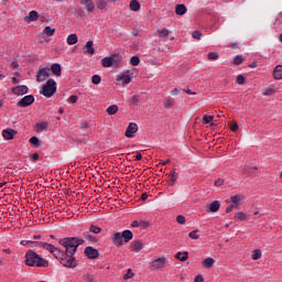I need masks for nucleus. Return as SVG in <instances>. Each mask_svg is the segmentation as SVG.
Wrapping results in <instances>:
<instances>
[{
  "label": "nucleus",
  "instance_id": "obj_55",
  "mask_svg": "<svg viewBox=\"0 0 282 282\" xmlns=\"http://www.w3.org/2000/svg\"><path fill=\"white\" fill-rule=\"evenodd\" d=\"M171 182L172 184H175V182H177V175L175 174V172H172L171 174Z\"/></svg>",
  "mask_w": 282,
  "mask_h": 282
},
{
  "label": "nucleus",
  "instance_id": "obj_62",
  "mask_svg": "<svg viewBox=\"0 0 282 282\" xmlns=\"http://www.w3.org/2000/svg\"><path fill=\"white\" fill-rule=\"evenodd\" d=\"M132 102L134 104V105H138V100H139V98H138V96L137 95H134V96H132Z\"/></svg>",
  "mask_w": 282,
  "mask_h": 282
},
{
  "label": "nucleus",
  "instance_id": "obj_1",
  "mask_svg": "<svg viewBox=\"0 0 282 282\" xmlns=\"http://www.w3.org/2000/svg\"><path fill=\"white\" fill-rule=\"evenodd\" d=\"M58 243L65 248V251L61 250V254L55 257V259L61 263V265H64V268H76L77 263L74 256L78 250V246H83V243H85V239L78 237H66L59 239Z\"/></svg>",
  "mask_w": 282,
  "mask_h": 282
},
{
  "label": "nucleus",
  "instance_id": "obj_46",
  "mask_svg": "<svg viewBox=\"0 0 282 282\" xmlns=\"http://www.w3.org/2000/svg\"><path fill=\"white\" fill-rule=\"evenodd\" d=\"M241 63H243V57L240 56V55H237V56L234 58V65H241Z\"/></svg>",
  "mask_w": 282,
  "mask_h": 282
},
{
  "label": "nucleus",
  "instance_id": "obj_40",
  "mask_svg": "<svg viewBox=\"0 0 282 282\" xmlns=\"http://www.w3.org/2000/svg\"><path fill=\"white\" fill-rule=\"evenodd\" d=\"M101 80H102V77H100V75H94L91 77L93 85H100Z\"/></svg>",
  "mask_w": 282,
  "mask_h": 282
},
{
  "label": "nucleus",
  "instance_id": "obj_36",
  "mask_svg": "<svg viewBox=\"0 0 282 282\" xmlns=\"http://www.w3.org/2000/svg\"><path fill=\"white\" fill-rule=\"evenodd\" d=\"M83 279L85 282H94L96 276L94 275V273H85Z\"/></svg>",
  "mask_w": 282,
  "mask_h": 282
},
{
  "label": "nucleus",
  "instance_id": "obj_56",
  "mask_svg": "<svg viewBox=\"0 0 282 282\" xmlns=\"http://www.w3.org/2000/svg\"><path fill=\"white\" fill-rule=\"evenodd\" d=\"M194 282H204V276L202 274L196 275Z\"/></svg>",
  "mask_w": 282,
  "mask_h": 282
},
{
  "label": "nucleus",
  "instance_id": "obj_41",
  "mask_svg": "<svg viewBox=\"0 0 282 282\" xmlns=\"http://www.w3.org/2000/svg\"><path fill=\"white\" fill-rule=\"evenodd\" d=\"M252 259L253 261H259V259H261V250L259 249L253 250Z\"/></svg>",
  "mask_w": 282,
  "mask_h": 282
},
{
  "label": "nucleus",
  "instance_id": "obj_57",
  "mask_svg": "<svg viewBox=\"0 0 282 282\" xmlns=\"http://www.w3.org/2000/svg\"><path fill=\"white\" fill-rule=\"evenodd\" d=\"M69 102H78V96H76V95H72L70 97H69Z\"/></svg>",
  "mask_w": 282,
  "mask_h": 282
},
{
  "label": "nucleus",
  "instance_id": "obj_35",
  "mask_svg": "<svg viewBox=\"0 0 282 282\" xmlns=\"http://www.w3.org/2000/svg\"><path fill=\"white\" fill-rule=\"evenodd\" d=\"M47 121L36 123V131H45L47 129Z\"/></svg>",
  "mask_w": 282,
  "mask_h": 282
},
{
  "label": "nucleus",
  "instance_id": "obj_24",
  "mask_svg": "<svg viewBox=\"0 0 282 282\" xmlns=\"http://www.w3.org/2000/svg\"><path fill=\"white\" fill-rule=\"evenodd\" d=\"M68 45H76L78 43V35L76 33L69 34L66 39Z\"/></svg>",
  "mask_w": 282,
  "mask_h": 282
},
{
  "label": "nucleus",
  "instance_id": "obj_44",
  "mask_svg": "<svg viewBox=\"0 0 282 282\" xmlns=\"http://www.w3.org/2000/svg\"><path fill=\"white\" fill-rule=\"evenodd\" d=\"M134 275H135V274L133 273V271H132L131 269H129V270L127 271V273L123 275V279L127 281V280H129V279H133Z\"/></svg>",
  "mask_w": 282,
  "mask_h": 282
},
{
  "label": "nucleus",
  "instance_id": "obj_48",
  "mask_svg": "<svg viewBox=\"0 0 282 282\" xmlns=\"http://www.w3.org/2000/svg\"><path fill=\"white\" fill-rule=\"evenodd\" d=\"M193 39H196L197 41L202 40V31H194L192 33Z\"/></svg>",
  "mask_w": 282,
  "mask_h": 282
},
{
  "label": "nucleus",
  "instance_id": "obj_11",
  "mask_svg": "<svg viewBox=\"0 0 282 282\" xmlns=\"http://www.w3.org/2000/svg\"><path fill=\"white\" fill-rule=\"evenodd\" d=\"M134 133H138V123L130 122L126 129V138H133Z\"/></svg>",
  "mask_w": 282,
  "mask_h": 282
},
{
  "label": "nucleus",
  "instance_id": "obj_13",
  "mask_svg": "<svg viewBox=\"0 0 282 282\" xmlns=\"http://www.w3.org/2000/svg\"><path fill=\"white\" fill-rule=\"evenodd\" d=\"M80 4L85 7V10L88 14H90V12H94V10L96 9V4H94L93 0H80Z\"/></svg>",
  "mask_w": 282,
  "mask_h": 282
},
{
  "label": "nucleus",
  "instance_id": "obj_47",
  "mask_svg": "<svg viewBox=\"0 0 282 282\" xmlns=\"http://www.w3.org/2000/svg\"><path fill=\"white\" fill-rule=\"evenodd\" d=\"M236 83L237 85H243V83H246V77H243V75H238L236 78Z\"/></svg>",
  "mask_w": 282,
  "mask_h": 282
},
{
  "label": "nucleus",
  "instance_id": "obj_34",
  "mask_svg": "<svg viewBox=\"0 0 282 282\" xmlns=\"http://www.w3.org/2000/svg\"><path fill=\"white\" fill-rule=\"evenodd\" d=\"M214 264H215V259H213V258H206L203 261L204 268H213Z\"/></svg>",
  "mask_w": 282,
  "mask_h": 282
},
{
  "label": "nucleus",
  "instance_id": "obj_12",
  "mask_svg": "<svg viewBox=\"0 0 282 282\" xmlns=\"http://www.w3.org/2000/svg\"><path fill=\"white\" fill-rule=\"evenodd\" d=\"M131 72L130 70H124L122 74L117 76V80L120 82L122 80V85H129L131 83Z\"/></svg>",
  "mask_w": 282,
  "mask_h": 282
},
{
  "label": "nucleus",
  "instance_id": "obj_5",
  "mask_svg": "<svg viewBox=\"0 0 282 282\" xmlns=\"http://www.w3.org/2000/svg\"><path fill=\"white\" fill-rule=\"evenodd\" d=\"M40 248H43V250H47V252H51V254H53V257H61V249H58L57 247H54V245L52 243H47V242H43L40 241Z\"/></svg>",
  "mask_w": 282,
  "mask_h": 282
},
{
  "label": "nucleus",
  "instance_id": "obj_38",
  "mask_svg": "<svg viewBox=\"0 0 282 282\" xmlns=\"http://www.w3.org/2000/svg\"><path fill=\"white\" fill-rule=\"evenodd\" d=\"M39 19V12L36 11H30L28 21H36Z\"/></svg>",
  "mask_w": 282,
  "mask_h": 282
},
{
  "label": "nucleus",
  "instance_id": "obj_37",
  "mask_svg": "<svg viewBox=\"0 0 282 282\" xmlns=\"http://www.w3.org/2000/svg\"><path fill=\"white\" fill-rule=\"evenodd\" d=\"M130 65H132L133 67H138V65H140V57L134 55L130 58Z\"/></svg>",
  "mask_w": 282,
  "mask_h": 282
},
{
  "label": "nucleus",
  "instance_id": "obj_28",
  "mask_svg": "<svg viewBox=\"0 0 282 282\" xmlns=\"http://www.w3.org/2000/svg\"><path fill=\"white\" fill-rule=\"evenodd\" d=\"M102 67H111L113 65V57H104L101 59Z\"/></svg>",
  "mask_w": 282,
  "mask_h": 282
},
{
  "label": "nucleus",
  "instance_id": "obj_26",
  "mask_svg": "<svg viewBox=\"0 0 282 282\" xmlns=\"http://www.w3.org/2000/svg\"><path fill=\"white\" fill-rule=\"evenodd\" d=\"M234 219L236 221H246L248 219V216L246 215V213L243 212H238L236 213V215L234 216Z\"/></svg>",
  "mask_w": 282,
  "mask_h": 282
},
{
  "label": "nucleus",
  "instance_id": "obj_7",
  "mask_svg": "<svg viewBox=\"0 0 282 282\" xmlns=\"http://www.w3.org/2000/svg\"><path fill=\"white\" fill-rule=\"evenodd\" d=\"M33 104H34V96L26 95L21 100L18 101L17 107H22L24 109L25 107H30Z\"/></svg>",
  "mask_w": 282,
  "mask_h": 282
},
{
  "label": "nucleus",
  "instance_id": "obj_9",
  "mask_svg": "<svg viewBox=\"0 0 282 282\" xmlns=\"http://www.w3.org/2000/svg\"><path fill=\"white\" fill-rule=\"evenodd\" d=\"M111 241H112L113 246H116V248H120L124 241L122 238V234H120V231L112 234Z\"/></svg>",
  "mask_w": 282,
  "mask_h": 282
},
{
  "label": "nucleus",
  "instance_id": "obj_15",
  "mask_svg": "<svg viewBox=\"0 0 282 282\" xmlns=\"http://www.w3.org/2000/svg\"><path fill=\"white\" fill-rule=\"evenodd\" d=\"M85 54H96V48H94V41H88L84 46Z\"/></svg>",
  "mask_w": 282,
  "mask_h": 282
},
{
  "label": "nucleus",
  "instance_id": "obj_33",
  "mask_svg": "<svg viewBox=\"0 0 282 282\" xmlns=\"http://www.w3.org/2000/svg\"><path fill=\"white\" fill-rule=\"evenodd\" d=\"M56 32V29H52V26H45L43 30V34H45L46 36H54Z\"/></svg>",
  "mask_w": 282,
  "mask_h": 282
},
{
  "label": "nucleus",
  "instance_id": "obj_39",
  "mask_svg": "<svg viewBox=\"0 0 282 282\" xmlns=\"http://www.w3.org/2000/svg\"><path fill=\"white\" fill-rule=\"evenodd\" d=\"M90 232H93L94 235H100V232H102V229L98 226L91 225L89 227Z\"/></svg>",
  "mask_w": 282,
  "mask_h": 282
},
{
  "label": "nucleus",
  "instance_id": "obj_20",
  "mask_svg": "<svg viewBox=\"0 0 282 282\" xmlns=\"http://www.w3.org/2000/svg\"><path fill=\"white\" fill-rule=\"evenodd\" d=\"M41 241H32V240H22L20 242V245L22 246H26L28 248H36V246H39V248H41Z\"/></svg>",
  "mask_w": 282,
  "mask_h": 282
},
{
  "label": "nucleus",
  "instance_id": "obj_6",
  "mask_svg": "<svg viewBox=\"0 0 282 282\" xmlns=\"http://www.w3.org/2000/svg\"><path fill=\"white\" fill-rule=\"evenodd\" d=\"M50 76V67H40L36 73L37 83H45Z\"/></svg>",
  "mask_w": 282,
  "mask_h": 282
},
{
  "label": "nucleus",
  "instance_id": "obj_59",
  "mask_svg": "<svg viewBox=\"0 0 282 282\" xmlns=\"http://www.w3.org/2000/svg\"><path fill=\"white\" fill-rule=\"evenodd\" d=\"M131 227H132V228H140V221L133 220V221L131 223Z\"/></svg>",
  "mask_w": 282,
  "mask_h": 282
},
{
  "label": "nucleus",
  "instance_id": "obj_8",
  "mask_svg": "<svg viewBox=\"0 0 282 282\" xmlns=\"http://www.w3.org/2000/svg\"><path fill=\"white\" fill-rule=\"evenodd\" d=\"M84 252L87 259H98L100 257V252H98V249H94V247H86Z\"/></svg>",
  "mask_w": 282,
  "mask_h": 282
},
{
  "label": "nucleus",
  "instance_id": "obj_58",
  "mask_svg": "<svg viewBox=\"0 0 282 282\" xmlns=\"http://www.w3.org/2000/svg\"><path fill=\"white\" fill-rule=\"evenodd\" d=\"M215 186H224V180L217 178V180L215 181Z\"/></svg>",
  "mask_w": 282,
  "mask_h": 282
},
{
  "label": "nucleus",
  "instance_id": "obj_60",
  "mask_svg": "<svg viewBox=\"0 0 282 282\" xmlns=\"http://www.w3.org/2000/svg\"><path fill=\"white\" fill-rule=\"evenodd\" d=\"M235 208H237V207L231 204V205H229V206L226 208V213H232V210H235Z\"/></svg>",
  "mask_w": 282,
  "mask_h": 282
},
{
  "label": "nucleus",
  "instance_id": "obj_16",
  "mask_svg": "<svg viewBox=\"0 0 282 282\" xmlns=\"http://www.w3.org/2000/svg\"><path fill=\"white\" fill-rule=\"evenodd\" d=\"M121 237H122L124 243H129V241H131V239H133V232L129 229L123 230L121 234Z\"/></svg>",
  "mask_w": 282,
  "mask_h": 282
},
{
  "label": "nucleus",
  "instance_id": "obj_51",
  "mask_svg": "<svg viewBox=\"0 0 282 282\" xmlns=\"http://www.w3.org/2000/svg\"><path fill=\"white\" fill-rule=\"evenodd\" d=\"M84 237L85 239H89L90 241H96V238L89 232H85Z\"/></svg>",
  "mask_w": 282,
  "mask_h": 282
},
{
  "label": "nucleus",
  "instance_id": "obj_17",
  "mask_svg": "<svg viewBox=\"0 0 282 282\" xmlns=\"http://www.w3.org/2000/svg\"><path fill=\"white\" fill-rule=\"evenodd\" d=\"M221 207V203L219 200H214L210 203L209 208L207 209V213H217L219 208Z\"/></svg>",
  "mask_w": 282,
  "mask_h": 282
},
{
  "label": "nucleus",
  "instance_id": "obj_30",
  "mask_svg": "<svg viewBox=\"0 0 282 282\" xmlns=\"http://www.w3.org/2000/svg\"><path fill=\"white\" fill-rule=\"evenodd\" d=\"M175 259H178V261H186L188 259V251H184V252H177L175 254Z\"/></svg>",
  "mask_w": 282,
  "mask_h": 282
},
{
  "label": "nucleus",
  "instance_id": "obj_31",
  "mask_svg": "<svg viewBox=\"0 0 282 282\" xmlns=\"http://www.w3.org/2000/svg\"><path fill=\"white\" fill-rule=\"evenodd\" d=\"M29 142L34 147V149H39L41 147V140L37 137H32Z\"/></svg>",
  "mask_w": 282,
  "mask_h": 282
},
{
  "label": "nucleus",
  "instance_id": "obj_10",
  "mask_svg": "<svg viewBox=\"0 0 282 282\" xmlns=\"http://www.w3.org/2000/svg\"><path fill=\"white\" fill-rule=\"evenodd\" d=\"M28 91H30V88H28L26 85H19L12 88V93L15 96H25V94H28Z\"/></svg>",
  "mask_w": 282,
  "mask_h": 282
},
{
  "label": "nucleus",
  "instance_id": "obj_19",
  "mask_svg": "<svg viewBox=\"0 0 282 282\" xmlns=\"http://www.w3.org/2000/svg\"><path fill=\"white\" fill-rule=\"evenodd\" d=\"M130 247L133 252H139V250H142V248H144V245H142V241L135 240L131 242Z\"/></svg>",
  "mask_w": 282,
  "mask_h": 282
},
{
  "label": "nucleus",
  "instance_id": "obj_43",
  "mask_svg": "<svg viewBox=\"0 0 282 282\" xmlns=\"http://www.w3.org/2000/svg\"><path fill=\"white\" fill-rule=\"evenodd\" d=\"M207 58L209 61H217V58H219V54L217 52H210L208 53Z\"/></svg>",
  "mask_w": 282,
  "mask_h": 282
},
{
  "label": "nucleus",
  "instance_id": "obj_25",
  "mask_svg": "<svg viewBox=\"0 0 282 282\" xmlns=\"http://www.w3.org/2000/svg\"><path fill=\"white\" fill-rule=\"evenodd\" d=\"M241 195H234V196H230V202L232 203V205L238 208V206H241Z\"/></svg>",
  "mask_w": 282,
  "mask_h": 282
},
{
  "label": "nucleus",
  "instance_id": "obj_22",
  "mask_svg": "<svg viewBox=\"0 0 282 282\" xmlns=\"http://www.w3.org/2000/svg\"><path fill=\"white\" fill-rule=\"evenodd\" d=\"M185 12H188V9H186L185 4H176L175 13L177 14V17H183Z\"/></svg>",
  "mask_w": 282,
  "mask_h": 282
},
{
  "label": "nucleus",
  "instance_id": "obj_61",
  "mask_svg": "<svg viewBox=\"0 0 282 282\" xmlns=\"http://www.w3.org/2000/svg\"><path fill=\"white\" fill-rule=\"evenodd\" d=\"M178 95H180L178 88H174L173 90H171V96H178Z\"/></svg>",
  "mask_w": 282,
  "mask_h": 282
},
{
  "label": "nucleus",
  "instance_id": "obj_2",
  "mask_svg": "<svg viewBox=\"0 0 282 282\" xmlns=\"http://www.w3.org/2000/svg\"><path fill=\"white\" fill-rule=\"evenodd\" d=\"M24 257L25 265H29V268H47L50 265V262L34 252V250H29Z\"/></svg>",
  "mask_w": 282,
  "mask_h": 282
},
{
  "label": "nucleus",
  "instance_id": "obj_14",
  "mask_svg": "<svg viewBox=\"0 0 282 282\" xmlns=\"http://www.w3.org/2000/svg\"><path fill=\"white\" fill-rule=\"evenodd\" d=\"M14 135H17V131L14 129H4L2 131V137L4 140H14Z\"/></svg>",
  "mask_w": 282,
  "mask_h": 282
},
{
  "label": "nucleus",
  "instance_id": "obj_53",
  "mask_svg": "<svg viewBox=\"0 0 282 282\" xmlns=\"http://www.w3.org/2000/svg\"><path fill=\"white\" fill-rule=\"evenodd\" d=\"M159 36H169L167 29H162L161 31H159Z\"/></svg>",
  "mask_w": 282,
  "mask_h": 282
},
{
  "label": "nucleus",
  "instance_id": "obj_21",
  "mask_svg": "<svg viewBox=\"0 0 282 282\" xmlns=\"http://www.w3.org/2000/svg\"><path fill=\"white\" fill-rule=\"evenodd\" d=\"M273 78L275 80H282V65H276L273 70Z\"/></svg>",
  "mask_w": 282,
  "mask_h": 282
},
{
  "label": "nucleus",
  "instance_id": "obj_32",
  "mask_svg": "<svg viewBox=\"0 0 282 282\" xmlns=\"http://www.w3.org/2000/svg\"><path fill=\"white\" fill-rule=\"evenodd\" d=\"M108 116H116L118 113V105H111L107 108Z\"/></svg>",
  "mask_w": 282,
  "mask_h": 282
},
{
  "label": "nucleus",
  "instance_id": "obj_52",
  "mask_svg": "<svg viewBox=\"0 0 282 282\" xmlns=\"http://www.w3.org/2000/svg\"><path fill=\"white\" fill-rule=\"evenodd\" d=\"M183 91L185 94H188V96H197V93L191 90L189 88H184Z\"/></svg>",
  "mask_w": 282,
  "mask_h": 282
},
{
  "label": "nucleus",
  "instance_id": "obj_45",
  "mask_svg": "<svg viewBox=\"0 0 282 282\" xmlns=\"http://www.w3.org/2000/svg\"><path fill=\"white\" fill-rule=\"evenodd\" d=\"M198 232H199V230L195 229V230H193V231H191V232L188 234V237H189L191 239H199V236L197 235Z\"/></svg>",
  "mask_w": 282,
  "mask_h": 282
},
{
  "label": "nucleus",
  "instance_id": "obj_29",
  "mask_svg": "<svg viewBox=\"0 0 282 282\" xmlns=\"http://www.w3.org/2000/svg\"><path fill=\"white\" fill-rule=\"evenodd\" d=\"M140 8H141V6L138 0L130 1V10H132V12H138L140 10Z\"/></svg>",
  "mask_w": 282,
  "mask_h": 282
},
{
  "label": "nucleus",
  "instance_id": "obj_42",
  "mask_svg": "<svg viewBox=\"0 0 282 282\" xmlns=\"http://www.w3.org/2000/svg\"><path fill=\"white\" fill-rule=\"evenodd\" d=\"M97 8L98 10H105V8H107V0L97 1Z\"/></svg>",
  "mask_w": 282,
  "mask_h": 282
},
{
  "label": "nucleus",
  "instance_id": "obj_50",
  "mask_svg": "<svg viewBox=\"0 0 282 282\" xmlns=\"http://www.w3.org/2000/svg\"><path fill=\"white\" fill-rule=\"evenodd\" d=\"M272 94H274L273 88H267L263 90V96H272Z\"/></svg>",
  "mask_w": 282,
  "mask_h": 282
},
{
  "label": "nucleus",
  "instance_id": "obj_27",
  "mask_svg": "<svg viewBox=\"0 0 282 282\" xmlns=\"http://www.w3.org/2000/svg\"><path fill=\"white\" fill-rule=\"evenodd\" d=\"M215 120V116L213 115H204L203 116V121L205 122V124H210L212 127H215V123H213V121Z\"/></svg>",
  "mask_w": 282,
  "mask_h": 282
},
{
  "label": "nucleus",
  "instance_id": "obj_54",
  "mask_svg": "<svg viewBox=\"0 0 282 282\" xmlns=\"http://www.w3.org/2000/svg\"><path fill=\"white\" fill-rule=\"evenodd\" d=\"M230 129H231V131H239V124H237V122H234V123H231V126H230Z\"/></svg>",
  "mask_w": 282,
  "mask_h": 282
},
{
  "label": "nucleus",
  "instance_id": "obj_4",
  "mask_svg": "<svg viewBox=\"0 0 282 282\" xmlns=\"http://www.w3.org/2000/svg\"><path fill=\"white\" fill-rule=\"evenodd\" d=\"M164 265H166V258H164V257L154 258L149 263L150 270H162V268H164Z\"/></svg>",
  "mask_w": 282,
  "mask_h": 282
},
{
  "label": "nucleus",
  "instance_id": "obj_64",
  "mask_svg": "<svg viewBox=\"0 0 282 282\" xmlns=\"http://www.w3.org/2000/svg\"><path fill=\"white\" fill-rule=\"evenodd\" d=\"M32 158L34 161L39 160V153H33Z\"/></svg>",
  "mask_w": 282,
  "mask_h": 282
},
{
  "label": "nucleus",
  "instance_id": "obj_18",
  "mask_svg": "<svg viewBox=\"0 0 282 282\" xmlns=\"http://www.w3.org/2000/svg\"><path fill=\"white\" fill-rule=\"evenodd\" d=\"M175 105V99L172 97H165L163 99V106L165 107V109H173Z\"/></svg>",
  "mask_w": 282,
  "mask_h": 282
},
{
  "label": "nucleus",
  "instance_id": "obj_49",
  "mask_svg": "<svg viewBox=\"0 0 282 282\" xmlns=\"http://www.w3.org/2000/svg\"><path fill=\"white\" fill-rule=\"evenodd\" d=\"M176 221H177V224L184 225V224H186V217H184L183 215H178L176 217Z\"/></svg>",
  "mask_w": 282,
  "mask_h": 282
},
{
  "label": "nucleus",
  "instance_id": "obj_3",
  "mask_svg": "<svg viewBox=\"0 0 282 282\" xmlns=\"http://www.w3.org/2000/svg\"><path fill=\"white\" fill-rule=\"evenodd\" d=\"M40 94L45 96V98H52L56 94V80L53 78L47 79L46 84L40 90Z\"/></svg>",
  "mask_w": 282,
  "mask_h": 282
},
{
  "label": "nucleus",
  "instance_id": "obj_63",
  "mask_svg": "<svg viewBox=\"0 0 282 282\" xmlns=\"http://www.w3.org/2000/svg\"><path fill=\"white\" fill-rule=\"evenodd\" d=\"M135 160H137V162H140V160H142V154L138 153L137 156H135Z\"/></svg>",
  "mask_w": 282,
  "mask_h": 282
},
{
  "label": "nucleus",
  "instance_id": "obj_23",
  "mask_svg": "<svg viewBox=\"0 0 282 282\" xmlns=\"http://www.w3.org/2000/svg\"><path fill=\"white\" fill-rule=\"evenodd\" d=\"M51 72H52V74H54V76H61V74L63 72L61 64H57V63L53 64L51 66Z\"/></svg>",
  "mask_w": 282,
  "mask_h": 282
}]
</instances>
